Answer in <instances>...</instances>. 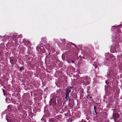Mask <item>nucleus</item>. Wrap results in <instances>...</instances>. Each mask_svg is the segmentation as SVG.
Instances as JSON below:
<instances>
[{"label": "nucleus", "instance_id": "1", "mask_svg": "<svg viewBox=\"0 0 122 122\" xmlns=\"http://www.w3.org/2000/svg\"><path fill=\"white\" fill-rule=\"evenodd\" d=\"M50 105H54L56 104V99L55 98L52 99L50 101Z\"/></svg>", "mask_w": 122, "mask_h": 122}, {"label": "nucleus", "instance_id": "2", "mask_svg": "<svg viewBox=\"0 0 122 122\" xmlns=\"http://www.w3.org/2000/svg\"><path fill=\"white\" fill-rule=\"evenodd\" d=\"M40 46L39 45L37 48V50L38 51L43 52L44 50V48L42 46L40 47Z\"/></svg>", "mask_w": 122, "mask_h": 122}, {"label": "nucleus", "instance_id": "3", "mask_svg": "<svg viewBox=\"0 0 122 122\" xmlns=\"http://www.w3.org/2000/svg\"><path fill=\"white\" fill-rule=\"evenodd\" d=\"M72 88V87H68L66 89V93L69 94L71 92V89Z\"/></svg>", "mask_w": 122, "mask_h": 122}, {"label": "nucleus", "instance_id": "4", "mask_svg": "<svg viewBox=\"0 0 122 122\" xmlns=\"http://www.w3.org/2000/svg\"><path fill=\"white\" fill-rule=\"evenodd\" d=\"M65 98L67 101L69 98V94L66 93V96Z\"/></svg>", "mask_w": 122, "mask_h": 122}, {"label": "nucleus", "instance_id": "5", "mask_svg": "<svg viewBox=\"0 0 122 122\" xmlns=\"http://www.w3.org/2000/svg\"><path fill=\"white\" fill-rule=\"evenodd\" d=\"M67 44H69L70 45H72V46H76V45H75L74 44L71 43V42H68L67 43Z\"/></svg>", "mask_w": 122, "mask_h": 122}, {"label": "nucleus", "instance_id": "6", "mask_svg": "<svg viewBox=\"0 0 122 122\" xmlns=\"http://www.w3.org/2000/svg\"><path fill=\"white\" fill-rule=\"evenodd\" d=\"M24 69V68L23 67H21L20 68V71H22Z\"/></svg>", "mask_w": 122, "mask_h": 122}, {"label": "nucleus", "instance_id": "7", "mask_svg": "<svg viewBox=\"0 0 122 122\" xmlns=\"http://www.w3.org/2000/svg\"><path fill=\"white\" fill-rule=\"evenodd\" d=\"M86 78H85V79H84V81H86Z\"/></svg>", "mask_w": 122, "mask_h": 122}, {"label": "nucleus", "instance_id": "8", "mask_svg": "<svg viewBox=\"0 0 122 122\" xmlns=\"http://www.w3.org/2000/svg\"><path fill=\"white\" fill-rule=\"evenodd\" d=\"M94 109L95 110V109H96V107L95 106L94 107Z\"/></svg>", "mask_w": 122, "mask_h": 122}, {"label": "nucleus", "instance_id": "9", "mask_svg": "<svg viewBox=\"0 0 122 122\" xmlns=\"http://www.w3.org/2000/svg\"><path fill=\"white\" fill-rule=\"evenodd\" d=\"M89 97L90 98H92L91 97H91ZM87 98H89V97H87Z\"/></svg>", "mask_w": 122, "mask_h": 122}, {"label": "nucleus", "instance_id": "10", "mask_svg": "<svg viewBox=\"0 0 122 122\" xmlns=\"http://www.w3.org/2000/svg\"><path fill=\"white\" fill-rule=\"evenodd\" d=\"M3 92L4 93V89H3Z\"/></svg>", "mask_w": 122, "mask_h": 122}, {"label": "nucleus", "instance_id": "11", "mask_svg": "<svg viewBox=\"0 0 122 122\" xmlns=\"http://www.w3.org/2000/svg\"><path fill=\"white\" fill-rule=\"evenodd\" d=\"M72 62L73 63H74V62L73 61H72Z\"/></svg>", "mask_w": 122, "mask_h": 122}, {"label": "nucleus", "instance_id": "12", "mask_svg": "<svg viewBox=\"0 0 122 122\" xmlns=\"http://www.w3.org/2000/svg\"><path fill=\"white\" fill-rule=\"evenodd\" d=\"M72 121V119H71V121Z\"/></svg>", "mask_w": 122, "mask_h": 122}, {"label": "nucleus", "instance_id": "13", "mask_svg": "<svg viewBox=\"0 0 122 122\" xmlns=\"http://www.w3.org/2000/svg\"><path fill=\"white\" fill-rule=\"evenodd\" d=\"M51 120H49V121H50V122H51Z\"/></svg>", "mask_w": 122, "mask_h": 122}]
</instances>
